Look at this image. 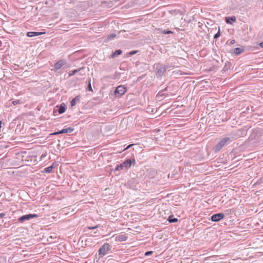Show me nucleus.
<instances>
[{"instance_id":"f257e3e1","label":"nucleus","mask_w":263,"mask_h":263,"mask_svg":"<svg viewBox=\"0 0 263 263\" xmlns=\"http://www.w3.org/2000/svg\"><path fill=\"white\" fill-rule=\"evenodd\" d=\"M111 246L108 243H105L98 251L99 255L101 257L105 255L111 250Z\"/></svg>"},{"instance_id":"f03ea898","label":"nucleus","mask_w":263,"mask_h":263,"mask_svg":"<svg viewBox=\"0 0 263 263\" xmlns=\"http://www.w3.org/2000/svg\"><path fill=\"white\" fill-rule=\"evenodd\" d=\"M230 141L229 137H225L222 139L216 145L215 149L216 151H219L222 148Z\"/></svg>"},{"instance_id":"7ed1b4c3","label":"nucleus","mask_w":263,"mask_h":263,"mask_svg":"<svg viewBox=\"0 0 263 263\" xmlns=\"http://www.w3.org/2000/svg\"><path fill=\"white\" fill-rule=\"evenodd\" d=\"M37 217V215L36 214H29L27 215H23L21 217H20L18 220L20 222H23L25 221H27L30 220L31 218H36Z\"/></svg>"},{"instance_id":"20e7f679","label":"nucleus","mask_w":263,"mask_h":263,"mask_svg":"<svg viewBox=\"0 0 263 263\" xmlns=\"http://www.w3.org/2000/svg\"><path fill=\"white\" fill-rule=\"evenodd\" d=\"M126 91V87L123 85H120L116 88L115 93L116 95H118L119 96H121L124 95Z\"/></svg>"},{"instance_id":"39448f33","label":"nucleus","mask_w":263,"mask_h":263,"mask_svg":"<svg viewBox=\"0 0 263 263\" xmlns=\"http://www.w3.org/2000/svg\"><path fill=\"white\" fill-rule=\"evenodd\" d=\"M224 215L223 213H217V214L213 215L211 216V219L212 221L217 222V221H219V220L223 219L224 218Z\"/></svg>"},{"instance_id":"423d86ee","label":"nucleus","mask_w":263,"mask_h":263,"mask_svg":"<svg viewBox=\"0 0 263 263\" xmlns=\"http://www.w3.org/2000/svg\"><path fill=\"white\" fill-rule=\"evenodd\" d=\"M66 64L65 60H60L57 62L54 66V69L55 70L60 69L63 65Z\"/></svg>"},{"instance_id":"0eeeda50","label":"nucleus","mask_w":263,"mask_h":263,"mask_svg":"<svg viewBox=\"0 0 263 263\" xmlns=\"http://www.w3.org/2000/svg\"><path fill=\"white\" fill-rule=\"evenodd\" d=\"M56 107L59 108L58 111L60 114H62L64 113L66 109V105H65V103H62L60 105V106H57Z\"/></svg>"},{"instance_id":"6e6552de","label":"nucleus","mask_w":263,"mask_h":263,"mask_svg":"<svg viewBox=\"0 0 263 263\" xmlns=\"http://www.w3.org/2000/svg\"><path fill=\"white\" fill-rule=\"evenodd\" d=\"M73 131V128L71 127H68L66 128L63 129L59 132H57V133H55L54 134H65V133H71Z\"/></svg>"},{"instance_id":"1a4fd4ad","label":"nucleus","mask_w":263,"mask_h":263,"mask_svg":"<svg viewBox=\"0 0 263 263\" xmlns=\"http://www.w3.org/2000/svg\"><path fill=\"white\" fill-rule=\"evenodd\" d=\"M123 167L128 168L130 167L132 164V161L130 159H127L123 163H121Z\"/></svg>"},{"instance_id":"9d476101","label":"nucleus","mask_w":263,"mask_h":263,"mask_svg":"<svg viewBox=\"0 0 263 263\" xmlns=\"http://www.w3.org/2000/svg\"><path fill=\"white\" fill-rule=\"evenodd\" d=\"M84 70V68L82 67L79 69H74L73 70L70 71L68 74V76L71 77L74 75L76 73H78L79 71H82Z\"/></svg>"},{"instance_id":"9b49d317","label":"nucleus","mask_w":263,"mask_h":263,"mask_svg":"<svg viewBox=\"0 0 263 263\" xmlns=\"http://www.w3.org/2000/svg\"><path fill=\"white\" fill-rule=\"evenodd\" d=\"M43 33V32H28L27 34V35L29 37H33L41 35Z\"/></svg>"},{"instance_id":"f8f14e48","label":"nucleus","mask_w":263,"mask_h":263,"mask_svg":"<svg viewBox=\"0 0 263 263\" xmlns=\"http://www.w3.org/2000/svg\"><path fill=\"white\" fill-rule=\"evenodd\" d=\"M79 101H80V96H78L71 100V106L72 107L74 106V105H76V103L77 102H79Z\"/></svg>"},{"instance_id":"ddd939ff","label":"nucleus","mask_w":263,"mask_h":263,"mask_svg":"<svg viewBox=\"0 0 263 263\" xmlns=\"http://www.w3.org/2000/svg\"><path fill=\"white\" fill-rule=\"evenodd\" d=\"M236 21V17L234 16L226 18V21L227 23H231V22H235Z\"/></svg>"},{"instance_id":"4468645a","label":"nucleus","mask_w":263,"mask_h":263,"mask_svg":"<svg viewBox=\"0 0 263 263\" xmlns=\"http://www.w3.org/2000/svg\"><path fill=\"white\" fill-rule=\"evenodd\" d=\"M166 68L165 67H161L158 70L157 73L160 76H162L166 71Z\"/></svg>"},{"instance_id":"2eb2a0df","label":"nucleus","mask_w":263,"mask_h":263,"mask_svg":"<svg viewBox=\"0 0 263 263\" xmlns=\"http://www.w3.org/2000/svg\"><path fill=\"white\" fill-rule=\"evenodd\" d=\"M122 53V51L121 50H116L111 55L112 58H114L116 56L120 55Z\"/></svg>"},{"instance_id":"dca6fc26","label":"nucleus","mask_w":263,"mask_h":263,"mask_svg":"<svg viewBox=\"0 0 263 263\" xmlns=\"http://www.w3.org/2000/svg\"><path fill=\"white\" fill-rule=\"evenodd\" d=\"M53 168V165H51L50 166L46 167L44 169V172H45L46 173H51L52 172Z\"/></svg>"},{"instance_id":"f3484780","label":"nucleus","mask_w":263,"mask_h":263,"mask_svg":"<svg viewBox=\"0 0 263 263\" xmlns=\"http://www.w3.org/2000/svg\"><path fill=\"white\" fill-rule=\"evenodd\" d=\"M243 51V49L237 47L234 49V52L236 54H239Z\"/></svg>"},{"instance_id":"a211bd4d","label":"nucleus","mask_w":263,"mask_h":263,"mask_svg":"<svg viewBox=\"0 0 263 263\" xmlns=\"http://www.w3.org/2000/svg\"><path fill=\"white\" fill-rule=\"evenodd\" d=\"M168 220L170 223L176 222L178 221V219L176 218H174L173 216L172 215L169 216Z\"/></svg>"},{"instance_id":"6ab92c4d","label":"nucleus","mask_w":263,"mask_h":263,"mask_svg":"<svg viewBox=\"0 0 263 263\" xmlns=\"http://www.w3.org/2000/svg\"><path fill=\"white\" fill-rule=\"evenodd\" d=\"M127 237L124 235H121L118 237V239L120 241H125L126 240Z\"/></svg>"},{"instance_id":"aec40b11","label":"nucleus","mask_w":263,"mask_h":263,"mask_svg":"<svg viewBox=\"0 0 263 263\" xmlns=\"http://www.w3.org/2000/svg\"><path fill=\"white\" fill-rule=\"evenodd\" d=\"M91 80L90 79H88V87H87V90H89V91H92V87H91Z\"/></svg>"},{"instance_id":"412c9836","label":"nucleus","mask_w":263,"mask_h":263,"mask_svg":"<svg viewBox=\"0 0 263 263\" xmlns=\"http://www.w3.org/2000/svg\"><path fill=\"white\" fill-rule=\"evenodd\" d=\"M123 166H122V164H117L115 167V171H118V170H122L123 169Z\"/></svg>"},{"instance_id":"4be33fe9","label":"nucleus","mask_w":263,"mask_h":263,"mask_svg":"<svg viewBox=\"0 0 263 263\" xmlns=\"http://www.w3.org/2000/svg\"><path fill=\"white\" fill-rule=\"evenodd\" d=\"M21 103H22V101L21 100H14V101H12V104L14 105H16L17 104H21Z\"/></svg>"},{"instance_id":"5701e85b","label":"nucleus","mask_w":263,"mask_h":263,"mask_svg":"<svg viewBox=\"0 0 263 263\" xmlns=\"http://www.w3.org/2000/svg\"><path fill=\"white\" fill-rule=\"evenodd\" d=\"M220 29H219L218 32L214 35V38L215 39H217V38H218L220 36Z\"/></svg>"},{"instance_id":"b1692460","label":"nucleus","mask_w":263,"mask_h":263,"mask_svg":"<svg viewBox=\"0 0 263 263\" xmlns=\"http://www.w3.org/2000/svg\"><path fill=\"white\" fill-rule=\"evenodd\" d=\"M115 36H116V34H114V33H113V34H110V35L108 36V39L109 40H110V39H112L114 38Z\"/></svg>"},{"instance_id":"393cba45","label":"nucleus","mask_w":263,"mask_h":263,"mask_svg":"<svg viewBox=\"0 0 263 263\" xmlns=\"http://www.w3.org/2000/svg\"><path fill=\"white\" fill-rule=\"evenodd\" d=\"M152 253H153V251H147L146 252H145V255L148 256V255L152 254Z\"/></svg>"},{"instance_id":"a878e982","label":"nucleus","mask_w":263,"mask_h":263,"mask_svg":"<svg viewBox=\"0 0 263 263\" xmlns=\"http://www.w3.org/2000/svg\"><path fill=\"white\" fill-rule=\"evenodd\" d=\"M173 32L170 31V30H168V31H164L163 32V33L165 34H170V33H172Z\"/></svg>"},{"instance_id":"bb28decb","label":"nucleus","mask_w":263,"mask_h":263,"mask_svg":"<svg viewBox=\"0 0 263 263\" xmlns=\"http://www.w3.org/2000/svg\"><path fill=\"white\" fill-rule=\"evenodd\" d=\"M137 51H132L129 53V54L130 55H132L135 54L136 53H137Z\"/></svg>"},{"instance_id":"cd10ccee","label":"nucleus","mask_w":263,"mask_h":263,"mask_svg":"<svg viewBox=\"0 0 263 263\" xmlns=\"http://www.w3.org/2000/svg\"><path fill=\"white\" fill-rule=\"evenodd\" d=\"M78 72H79V74L80 76H83L85 74L84 70L82 71H79Z\"/></svg>"},{"instance_id":"c85d7f7f","label":"nucleus","mask_w":263,"mask_h":263,"mask_svg":"<svg viewBox=\"0 0 263 263\" xmlns=\"http://www.w3.org/2000/svg\"><path fill=\"white\" fill-rule=\"evenodd\" d=\"M259 46L261 47V48H263V41L262 42H261L260 44H259Z\"/></svg>"},{"instance_id":"c756f323","label":"nucleus","mask_w":263,"mask_h":263,"mask_svg":"<svg viewBox=\"0 0 263 263\" xmlns=\"http://www.w3.org/2000/svg\"><path fill=\"white\" fill-rule=\"evenodd\" d=\"M5 214L3 213L0 214V218H3Z\"/></svg>"},{"instance_id":"7c9ffc66","label":"nucleus","mask_w":263,"mask_h":263,"mask_svg":"<svg viewBox=\"0 0 263 263\" xmlns=\"http://www.w3.org/2000/svg\"><path fill=\"white\" fill-rule=\"evenodd\" d=\"M134 144H130V145H129L125 149H126L128 148L129 147H130V146H132Z\"/></svg>"},{"instance_id":"2f4dec72","label":"nucleus","mask_w":263,"mask_h":263,"mask_svg":"<svg viewBox=\"0 0 263 263\" xmlns=\"http://www.w3.org/2000/svg\"><path fill=\"white\" fill-rule=\"evenodd\" d=\"M97 227H97V226H96V227H89L88 228H89V229H95V228H97Z\"/></svg>"},{"instance_id":"473e14b6","label":"nucleus","mask_w":263,"mask_h":263,"mask_svg":"<svg viewBox=\"0 0 263 263\" xmlns=\"http://www.w3.org/2000/svg\"><path fill=\"white\" fill-rule=\"evenodd\" d=\"M46 156V155H42V156H41V157H44V156Z\"/></svg>"},{"instance_id":"72a5a7b5","label":"nucleus","mask_w":263,"mask_h":263,"mask_svg":"<svg viewBox=\"0 0 263 263\" xmlns=\"http://www.w3.org/2000/svg\"><path fill=\"white\" fill-rule=\"evenodd\" d=\"M234 42V40H233V41L231 42V43H233V42Z\"/></svg>"}]
</instances>
